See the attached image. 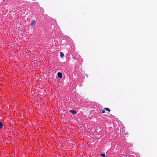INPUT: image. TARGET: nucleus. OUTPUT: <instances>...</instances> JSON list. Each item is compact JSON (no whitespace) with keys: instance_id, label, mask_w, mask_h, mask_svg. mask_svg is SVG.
Instances as JSON below:
<instances>
[{"instance_id":"nucleus-1","label":"nucleus","mask_w":157,"mask_h":157,"mask_svg":"<svg viewBox=\"0 0 157 157\" xmlns=\"http://www.w3.org/2000/svg\"><path fill=\"white\" fill-rule=\"evenodd\" d=\"M57 75L58 76V77L59 78H61L62 77V74L60 72L58 73Z\"/></svg>"},{"instance_id":"nucleus-2","label":"nucleus","mask_w":157,"mask_h":157,"mask_svg":"<svg viewBox=\"0 0 157 157\" xmlns=\"http://www.w3.org/2000/svg\"><path fill=\"white\" fill-rule=\"evenodd\" d=\"M70 112L71 113H72V114H76L77 113L76 111L74 110H70Z\"/></svg>"},{"instance_id":"nucleus-3","label":"nucleus","mask_w":157,"mask_h":157,"mask_svg":"<svg viewBox=\"0 0 157 157\" xmlns=\"http://www.w3.org/2000/svg\"><path fill=\"white\" fill-rule=\"evenodd\" d=\"M36 24V21L35 20H33L31 22V25H35Z\"/></svg>"},{"instance_id":"nucleus-4","label":"nucleus","mask_w":157,"mask_h":157,"mask_svg":"<svg viewBox=\"0 0 157 157\" xmlns=\"http://www.w3.org/2000/svg\"><path fill=\"white\" fill-rule=\"evenodd\" d=\"M60 56L62 58L64 56V54L62 52H60Z\"/></svg>"},{"instance_id":"nucleus-5","label":"nucleus","mask_w":157,"mask_h":157,"mask_svg":"<svg viewBox=\"0 0 157 157\" xmlns=\"http://www.w3.org/2000/svg\"><path fill=\"white\" fill-rule=\"evenodd\" d=\"M3 126V124H2V123L1 122H0V128H2Z\"/></svg>"},{"instance_id":"nucleus-6","label":"nucleus","mask_w":157,"mask_h":157,"mask_svg":"<svg viewBox=\"0 0 157 157\" xmlns=\"http://www.w3.org/2000/svg\"><path fill=\"white\" fill-rule=\"evenodd\" d=\"M104 109L106 110V111H108L109 112H110V110L108 108H105Z\"/></svg>"},{"instance_id":"nucleus-7","label":"nucleus","mask_w":157,"mask_h":157,"mask_svg":"<svg viewBox=\"0 0 157 157\" xmlns=\"http://www.w3.org/2000/svg\"><path fill=\"white\" fill-rule=\"evenodd\" d=\"M101 155L103 157H107V156H105V154H101Z\"/></svg>"},{"instance_id":"nucleus-8","label":"nucleus","mask_w":157,"mask_h":157,"mask_svg":"<svg viewBox=\"0 0 157 157\" xmlns=\"http://www.w3.org/2000/svg\"><path fill=\"white\" fill-rule=\"evenodd\" d=\"M105 109H103V110H101V111L100 112L101 113H105Z\"/></svg>"},{"instance_id":"nucleus-9","label":"nucleus","mask_w":157,"mask_h":157,"mask_svg":"<svg viewBox=\"0 0 157 157\" xmlns=\"http://www.w3.org/2000/svg\"><path fill=\"white\" fill-rule=\"evenodd\" d=\"M6 0H3V1H5Z\"/></svg>"},{"instance_id":"nucleus-10","label":"nucleus","mask_w":157,"mask_h":157,"mask_svg":"<svg viewBox=\"0 0 157 157\" xmlns=\"http://www.w3.org/2000/svg\"><path fill=\"white\" fill-rule=\"evenodd\" d=\"M122 157H125L124 156H122Z\"/></svg>"}]
</instances>
